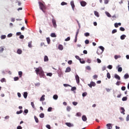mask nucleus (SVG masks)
Segmentation results:
<instances>
[{
    "label": "nucleus",
    "mask_w": 129,
    "mask_h": 129,
    "mask_svg": "<svg viewBox=\"0 0 129 129\" xmlns=\"http://www.w3.org/2000/svg\"><path fill=\"white\" fill-rule=\"evenodd\" d=\"M8 37L9 38H11V37H13V34H12V33L9 34L8 35Z\"/></svg>",
    "instance_id": "obj_59"
},
{
    "label": "nucleus",
    "mask_w": 129,
    "mask_h": 129,
    "mask_svg": "<svg viewBox=\"0 0 129 129\" xmlns=\"http://www.w3.org/2000/svg\"><path fill=\"white\" fill-rule=\"evenodd\" d=\"M32 41L28 42V47L29 48H32Z\"/></svg>",
    "instance_id": "obj_29"
},
{
    "label": "nucleus",
    "mask_w": 129,
    "mask_h": 129,
    "mask_svg": "<svg viewBox=\"0 0 129 129\" xmlns=\"http://www.w3.org/2000/svg\"><path fill=\"white\" fill-rule=\"evenodd\" d=\"M1 82L3 83L4 82H7V81L6 80V79L5 78H2L1 80Z\"/></svg>",
    "instance_id": "obj_34"
},
{
    "label": "nucleus",
    "mask_w": 129,
    "mask_h": 129,
    "mask_svg": "<svg viewBox=\"0 0 129 129\" xmlns=\"http://www.w3.org/2000/svg\"><path fill=\"white\" fill-rule=\"evenodd\" d=\"M77 116H81V113L80 112L77 113Z\"/></svg>",
    "instance_id": "obj_61"
},
{
    "label": "nucleus",
    "mask_w": 129,
    "mask_h": 129,
    "mask_svg": "<svg viewBox=\"0 0 129 129\" xmlns=\"http://www.w3.org/2000/svg\"><path fill=\"white\" fill-rule=\"evenodd\" d=\"M107 128V129H112V125L111 123H108L106 124Z\"/></svg>",
    "instance_id": "obj_6"
},
{
    "label": "nucleus",
    "mask_w": 129,
    "mask_h": 129,
    "mask_svg": "<svg viewBox=\"0 0 129 129\" xmlns=\"http://www.w3.org/2000/svg\"><path fill=\"white\" fill-rule=\"evenodd\" d=\"M117 32V30H116V29H113L112 31V34H115V33H116Z\"/></svg>",
    "instance_id": "obj_41"
},
{
    "label": "nucleus",
    "mask_w": 129,
    "mask_h": 129,
    "mask_svg": "<svg viewBox=\"0 0 129 129\" xmlns=\"http://www.w3.org/2000/svg\"><path fill=\"white\" fill-rule=\"evenodd\" d=\"M70 71H71V68H70V67H68L66 68L65 72L66 73H67L68 72H70Z\"/></svg>",
    "instance_id": "obj_12"
},
{
    "label": "nucleus",
    "mask_w": 129,
    "mask_h": 129,
    "mask_svg": "<svg viewBox=\"0 0 129 129\" xmlns=\"http://www.w3.org/2000/svg\"><path fill=\"white\" fill-rule=\"evenodd\" d=\"M124 79H128L129 78V75L128 74L126 73L124 75Z\"/></svg>",
    "instance_id": "obj_18"
},
{
    "label": "nucleus",
    "mask_w": 129,
    "mask_h": 129,
    "mask_svg": "<svg viewBox=\"0 0 129 129\" xmlns=\"http://www.w3.org/2000/svg\"><path fill=\"white\" fill-rule=\"evenodd\" d=\"M46 75H47V76H50V77H51V76H52V75H53V74H52L51 73H47V74H46Z\"/></svg>",
    "instance_id": "obj_51"
},
{
    "label": "nucleus",
    "mask_w": 129,
    "mask_h": 129,
    "mask_svg": "<svg viewBox=\"0 0 129 129\" xmlns=\"http://www.w3.org/2000/svg\"><path fill=\"white\" fill-rule=\"evenodd\" d=\"M23 112V110H21L20 111H18L16 112L17 114H21Z\"/></svg>",
    "instance_id": "obj_30"
},
{
    "label": "nucleus",
    "mask_w": 129,
    "mask_h": 129,
    "mask_svg": "<svg viewBox=\"0 0 129 129\" xmlns=\"http://www.w3.org/2000/svg\"><path fill=\"white\" fill-rule=\"evenodd\" d=\"M94 15L97 18H99V13L97 11H94Z\"/></svg>",
    "instance_id": "obj_16"
},
{
    "label": "nucleus",
    "mask_w": 129,
    "mask_h": 129,
    "mask_svg": "<svg viewBox=\"0 0 129 129\" xmlns=\"http://www.w3.org/2000/svg\"><path fill=\"white\" fill-rule=\"evenodd\" d=\"M93 79H97L98 77V76H97V75H95L93 76Z\"/></svg>",
    "instance_id": "obj_47"
},
{
    "label": "nucleus",
    "mask_w": 129,
    "mask_h": 129,
    "mask_svg": "<svg viewBox=\"0 0 129 129\" xmlns=\"http://www.w3.org/2000/svg\"><path fill=\"white\" fill-rule=\"evenodd\" d=\"M74 90H76V87H73L71 88V91H74Z\"/></svg>",
    "instance_id": "obj_48"
},
{
    "label": "nucleus",
    "mask_w": 129,
    "mask_h": 129,
    "mask_svg": "<svg viewBox=\"0 0 129 129\" xmlns=\"http://www.w3.org/2000/svg\"><path fill=\"white\" fill-rule=\"evenodd\" d=\"M108 0H104V4L105 5H107V4H108Z\"/></svg>",
    "instance_id": "obj_62"
},
{
    "label": "nucleus",
    "mask_w": 129,
    "mask_h": 129,
    "mask_svg": "<svg viewBox=\"0 0 129 129\" xmlns=\"http://www.w3.org/2000/svg\"><path fill=\"white\" fill-rule=\"evenodd\" d=\"M66 125H67V126H69V127H71L72 126H73V124H71V123L70 122H67L66 123Z\"/></svg>",
    "instance_id": "obj_10"
},
{
    "label": "nucleus",
    "mask_w": 129,
    "mask_h": 129,
    "mask_svg": "<svg viewBox=\"0 0 129 129\" xmlns=\"http://www.w3.org/2000/svg\"><path fill=\"white\" fill-rule=\"evenodd\" d=\"M4 50H5V49L3 47H0V53H3Z\"/></svg>",
    "instance_id": "obj_42"
},
{
    "label": "nucleus",
    "mask_w": 129,
    "mask_h": 129,
    "mask_svg": "<svg viewBox=\"0 0 129 129\" xmlns=\"http://www.w3.org/2000/svg\"><path fill=\"white\" fill-rule=\"evenodd\" d=\"M14 81H18V80H19V77H16L14 78Z\"/></svg>",
    "instance_id": "obj_49"
},
{
    "label": "nucleus",
    "mask_w": 129,
    "mask_h": 129,
    "mask_svg": "<svg viewBox=\"0 0 129 129\" xmlns=\"http://www.w3.org/2000/svg\"><path fill=\"white\" fill-rule=\"evenodd\" d=\"M118 58H120V55H115L114 56V58L115 59V60H117V59H118Z\"/></svg>",
    "instance_id": "obj_32"
},
{
    "label": "nucleus",
    "mask_w": 129,
    "mask_h": 129,
    "mask_svg": "<svg viewBox=\"0 0 129 129\" xmlns=\"http://www.w3.org/2000/svg\"><path fill=\"white\" fill-rule=\"evenodd\" d=\"M18 74L19 75L20 78H21V77H22V76H23V72L22 71L19 72Z\"/></svg>",
    "instance_id": "obj_25"
},
{
    "label": "nucleus",
    "mask_w": 129,
    "mask_h": 129,
    "mask_svg": "<svg viewBox=\"0 0 129 129\" xmlns=\"http://www.w3.org/2000/svg\"><path fill=\"white\" fill-rule=\"evenodd\" d=\"M71 5L73 11H74V8H75V5H74V1H72L71 2Z\"/></svg>",
    "instance_id": "obj_9"
},
{
    "label": "nucleus",
    "mask_w": 129,
    "mask_h": 129,
    "mask_svg": "<svg viewBox=\"0 0 129 129\" xmlns=\"http://www.w3.org/2000/svg\"><path fill=\"white\" fill-rule=\"evenodd\" d=\"M53 99L57 100V99H58V95H53Z\"/></svg>",
    "instance_id": "obj_26"
},
{
    "label": "nucleus",
    "mask_w": 129,
    "mask_h": 129,
    "mask_svg": "<svg viewBox=\"0 0 129 129\" xmlns=\"http://www.w3.org/2000/svg\"><path fill=\"white\" fill-rule=\"evenodd\" d=\"M50 36L51 37H52V38H56L57 37V35H56V34L54 33H51Z\"/></svg>",
    "instance_id": "obj_24"
},
{
    "label": "nucleus",
    "mask_w": 129,
    "mask_h": 129,
    "mask_svg": "<svg viewBox=\"0 0 129 129\" xmlns=\"http://www.w3.org/2000/svg\"><path fill=\"white\" fill-rule=\"evenodd\" d=\"M86 95H87V93H86V92H84L82 94L83 97H85V96H86Z\"/></svg>",
    "instance_id": "obj_44"
},
{
    "label": "nucleus",
    "mask_w": 129,
    "mask_h": 129,
    "mask_svg": "<svg viewBox=\"0 0 129 129\" xmlns=\"http://www.w3.org/2000/svg\"><path fill=\"white\" fill-rule=\"evenodd\" d=\"M122 71V68L121 67H119L118 69V72H121Z\"/></svg>",
    "instance_id": "obj_43"
},
{
    "label": "nucleus",
    "mask_w": 129,
    "mask_h": 129,
    "mask_svg": "<svg viewBox=\"0 0 129 129\" xmlns=\"http://www.w3.org/2000/svg\"><path fill=\"white\" fill-rule=\"evenodd\" d=\"M119 30L122 32H124V31H125V29L123 27H120Z\"/></svg>",
    "instance_id": "obj_36"
},
{
    "label": "nucleus",
    "mask_w": 129,
    "mask_h": 129,
    "mask_svg": "<svg viewBox=\"0 0 129 129\" xmlns=\"http://www.w3.org/2000/svg\"><path fill=\"white\" fill-rule=\"evenodd\" d=\"M97 61L98 63H101V60H100L99 58H97Z\"/></svg>",
    "instance_id": "obj_63"
},
{
    "label": "nucleus",
    "mask_w": 129,
    "mask_h": 129,
    "mask_svg": "<svg viewBox=\"0 0 129 129\" xmlns=\"http://www.w3.org/2000/svg\"><path fill=\"white\" fill-rule=\"evenodd\" d=\"M73 105L76 106L77 104H78V103L77 102L74 101L73 102Z\"/></svg>",
    "instance_id": "obj_54"
},
{
    "label": "nucleus",
    "mask_w": 129,
    "mask_h": 129,
    "mask_svg": "<svg viewBox=\"0 0 129 129\" xmlns=\"http://www.w3.org/2000/svg\"><path fill=\"white\" fill-rule=\"evenodd\" d=\"M46 127H47V128H48V129H51V126H50V125L49 124H47L46 125Z\"/></svg>",
    "instance_id": "obj_55"
},
{
    "label": "nucleus",
    "mask_w": 129,
    "mask_h": 129,
    "mask_svg": "<svg viewBox=\"0 0 129 129\" xmlns=\"http://www.w3.org/2000/svg\"><path fill=\"white\" fill-rule=\"evenodd\" d=\"M118 26H121V23H115L114 24L115 28H118Z\"/></svg>",
    "instance_id": "obj_11"
},
{
    "label": "nucleus",
    "mask_w": 129,
    "mask_h": 129,
    "mask_svg": "<svg viewBox=\"0 0 129 129\" xmlns=\"http://www.w3.org/2000/svg\"><path fill=\"white\" fill-rule=\"evenodd\" d=\"M52 107H50L48 108L47 111L48 112L52 111Z\"/></svg>",
    "instance_id": "obj_53"
},
{
    "label": "nucleus",
    "mask_w": 129,
    "mask_h": 129,
    "mask_svg": "<svg viewBox=\"0 0 129 129\" xmlns=\"http://www.w3.org/2000/svg\"><path fill=\"white\" fill-rule=\"evenodd\" d=\"M82 120L83 121H86L87 120V117H86V116L83 115L82 116Z\"/></svg>",
    "instance_id": "obj_17"
},
{
    "label": "nucleus",
    "mask_w": 129,
    "mask_h": 129,
    "mask_svg": "<svg viewBox=\"0 0 129 129\" xmlns=\"http://www.w3.org/2000/svg\"><path fill=\"white\" fill-rule=\"evenodd\" d=\"M120 109L121 110V113H122V114H125L124 111H125V110H124V108L123 107H121Z\"/></svg>",
    "instance_id": "obj_19"
},
{
    "label": "nucleus",
    "mask_w": 129,
    "mask_h": 129,
    "mask_svg": "<svg viewBox=\"0 0 129 129\" xmlns=\"http://www.w3.org/2000/svg\"><path fill=\"white\" fill-rule=\"evenodd\" d=\"M23 96L24 98H27L28 97V93L27 92H25L23 94Z\"/></svg>",
    "instance_id": "obj_23"
},
{
    "label": "nucleus",
    "mask_w": 129,
    "mask_h": 129,
    "mask_svg": "<svg viewBox=\"0 0 129 129\" xmlns=\"http://www.w3.org/2000/svg\"><path fill=\"white\" fill-rule=\"evenodd\" d=\"M107 77L108 79H110L111 76L110 74L109 73H107Z\"/></svg>",
    "instance_id": "obj_33"
},
{
    "label": "nucleus",
    "mask_w": 129,
    "mask_h": 129,
    "mask_svg": "<svg viewBox=\"0 0 129 129\" xmlns=\"http://www.w3.org/2000/svg\"><path fill=\"white\" fill-rule=\"evenodd\" d=\"M107 68L108 69H112V66H111V65H109L108 67H107Z\"/></svg>",
    "instance_id": "obj_58"
},
{
    "label": "nucleus",
    "mask_w": 129,
    "mask_h": 129,
    "mask_svg": "<svg viewBox=\"0 0 129 129\" xmlns=\"http://www.w3.org/2000/svg\"><path fill=\"white\" fill-rule=\"evenodd\" d=\"M106 16H107L109 18H111V15L110 14H109V13H108V12H106Z\"/></svg>",
    "instance_id": "obj_39"
},
{
    "label": "nucleus",
    "mask_w": 129,
    "mask_h": 129,
    "mask_svg": "<svg viewBox=\"0 0 129 129\" xmlns=\"http://www.w3.org/2000/svg\"><path fill=\"white\" fill-rule=\"evenodd\" d=\"M45 100V95H43L40 99V101H44Z\"/></svg>",
    "instance_id": "obj_15"
},
{
    "label": "nucleus",
    "mask_w": 129,
    "mask_h": 129,
    "mask_svg": "<svg viewBox=\"0 0 129 129\" xmlns=\"http://www.w3.org/2000/svg\"><path fill=\"white\" fill-rule=\"evenodd\" d=\"M88 86H89V87H90V88H92V86L94 87L95 86V85H96V84H95V82L92 81L91 82L90 84H88Z\"/></svg>",
    "instance_id": "obj_4"
},
{
    "label": "nucleus",
    "mask_w": 129,
    "mask_h": 129,
    "mask_svg": "<svg viewBox=\"0 0 129 129\" xmlns=\"http://www.w3.org/2000/svg\"><path fill=\"white\" fill-rule=\"evenodd\" d=\"M67 111H70V110H71V107L69 106H68L67 107Z\"/></svg>",
    "instance_id": "obj_38"
},
{
    "label": "nucleus",
    "mask_w": 129,
    "mask_h": 129,
    "mask_svg": "<svg viewBox=\"0 0 129 129\" xmlns=\"http://www.w3.org/2000/svg\"><path fill=\"white\" fill-rule=\"evenodd\" d=\"M81 5L82 6V7H85V6H86V5H87V3L86 2H85V1H82L80 2Z\"/></svg>",
    "instance_id": "obj_7"
},
{
    "label": "nucleus",
    "mask_w": 129,
    "mask_h": 129,
    "mask_svg": "<svg viewBox=\"0 0 129 129\" xmlns=\"http://www.w3.org/2000/svg\"><path fill=\"white\" fill-rule=\"evenodd\" d=\"M34 119H35L36 122H37V123H38V122H39V119H38V117H37L36 116H34Z\"/></svg>",
    "instance_id": "obj_27"
},
{
    "label": "nucleus",
    "mask_w": 129,
    "mask_h": 129,
    "mask_svg": "<svg viewBox=\"0 0 129 129\" xmlns=\"http://www.w3.org/2000/svg\"><path fill=\"white\" fill-rule=\"evenodd\" d=\"M31 106H32L33 108L35 109V104H34V102H31Z\"/></svg>",
    "instance_id": "obj_46"
},
{
    "label": "nucleus",
    "mask_w": 129,
    "mask_h": 129,
    "mask_svg": "<svg viewBox=\"0 0 129 129\" xmlns=\"http://www.w3.org/2000/svg\"><path fill=\"white\" fill-rule=\"evenodd\" d=\"M46 40H47V43L50 44V42L51 41V40L50 39V38L47 37L46 38Z\"/></svg>",
    "instance_id": "obj_31"
},
{
    "label": "nucleus",
    "mask_w": 129,
    "mask_h": 129,
    "mask_svg": "<svg viewBox=\"0 0 129 129\" xmlns=\"http://www.w3.org/2000/svg\"><path fill=\"white\" fill-rule=\"evenodd\" d=\"M122 101H126V100H127V97H123L122 98Z\"/></svg>",
    "instance_id": "obj_28"
},
{
    "label": "nucleus",
    "mask_w": 129,
    "mask_h": 129,
    "mask_svg": "<svg viewBox=\"0 0 129 129\" xmlns=\"http://www.w3.org/2000/svg\"><path fill=\"white\" fill-rule=\"evenodd\" d=\"M58 49L59 50H63V46L62 45H59L58 46Z\"/></svg>",
    "instance_id": "obj_37"
},
{
    "label": "nucleus",
    "mask_w": 129,
    "mask_h": 129,
    "mask_svg": "<svg viewBox=\"0 0 129 129\" xmlns=\"http://www.w3.org/2000/svg\"><path fill=\"white\" fill-rule=\"evenodd\" d=\"M114 78H115L116 79H117L118 80H120V77H119V76H118L117 74H115L114 75Z\"/></svg>",
    "instance_id": "obj_14"
},
{
    "label": "nucleus",
    "mask_w": 129,
    "mask_h": 129,
    "mask_svg": "<svg viewBox=\"0 0 129 129\" xmlns=\"http://www.w3.org/2000/svg\"><path fill=\"white\" fill-rule=\"evenodd\" d=\"M85 44H89V40H86L85 41Z\"/></svg>",
    "instance_id": "obj_57"
},
{
    "label": "nucleus",
    "mask_w": 129,
    "mask_h": 129,
    "mask_svg": "<svg viewBox=\"0 0 129 129\" xmlns=\"http://www.w3.org/2000/svg\"><path fill=\"white\" fill-rule=\"evenodd\" d=\"M17 54H22V53H23V51L21 50V49H18L17 50Z\"/></svg>",
    "instance_id": "obj_21"
},
{
    "label": "nucleus",
    "mask_w": 129,
    "mask_h": 129,
    "mask_svg": "<svg viewBox=\"0 0 129 129\" xmlns=\"http://www.w3.org/2000/svg\"><path fill=\"white\" fill-rule=\"evenodd\" d=\"M86 69H87V70L90 71L91 70V68H90V66H88L86 67Z\"/></svg>",
    "instance_id": "obj_40"
},
{
    "label": "nucleus",
    "mask_w": 129,
    "mask_h": 129,
    "mask_svg": "<svg viewBox=\"0 0 129 129\" xmlns=\"http://www.w3.org/2000/svg\"><path fill=\"white\" fill-rule=\"evenodd\" d=\"M121 90H122V91H124V90H125V87L124 86H122L121 88Z\"/></svg>",
    "instance_id": "obj_60"
},
{
    "label": "nucleus",
    "mask_w": 129,
    "mask_h": 129,
    "mask_svg": "<svg viewBox=\"0 0 129 129\" xmlns=\"http://www.w3.org/2000/svg\"><path fill=\"white\" fill-rule=\"evenodd\" d=\"M84 35L85 36V37H88L90 36V34H89V33L88 32H86L84 34Z\"/></svg>",
    "instance_id": "obj_35"
},
{
    "label": "nucleus",
    "mask_w": 129,
    "mask_h": 129,
    "mask_svg": "<svg viewBox=\"0 0 129 129\" xmlns=\"http://www.w3.org/2000/svg\"><path fill=\"white\" fill-rule=\"evenodd\" d=\"M44 62H48V61H49V58L47 55H45L44 57Z\"/></svg>",
    "instance_id": "obj_13"
},
{
    "label": "nucleus",
    "mask_w": 129,
    "mask_h": 129,
    "mask_svg": "<svg viewBox=\"0 0 129 129\" xmlns=\"http://www.w3.org/2000/svg\"><path fill=\"white\" fill-rule=\"evenodd\" d=\"M52 23L54 28H57V24H56V20H55L54 19H52Z\"/></svg>",
    "instance_id": "obj_5"
},
{
    "label": "nucleus",
    "mask_w": 129,
    "mask_h": 129,
    "mask_svg": "<svg viewBox=\"0 0 129 129\" xmlns=\"http://www.w3.org/2000/svg\"><path fill=\"white\" fill-rule=\"evenodd\" d=\"M75 57L76 58V59H77L78 60H79V61H80L81 60V58H80V57H79V56L78 55H76Z\"/></svg>",
    "instance_id": "obj_45"
},
{
    "label": "nucleus",
    "mask_w": 129,
    "mask_h": 129,
    "mask_svg": "<svg viewBox=\"0 0 129 129\" xmlns=\"http://www.w3.org/2000/svg\"><path fill=\"white\" fill-rule=\"evenodd\" d=\"M6 35H2L1 36V39H2V40H3L4 39H6Z\"/></svg>",
    "instance_id": "obj_50"
},
{
    "label": "nucleus",
    "mask_w": 129,
    "mask_h": 129,
    "mask_svg": "<svg viewBox=\"0 0 129 129\" xmlns=\"http://www.w3.org/2000/svg\"><path fill=\"white\" fill-rule=\"evenodd\" d=\"M76 80L77 83H78V84L79 83V82H80V80L79 79V76L78 75H77L76 76Z\"/></svg>",
    "instance_id": "obj_8"
},
{
    "label": "nucleus",
    "mask_w": 129,
    "mask_h": 129,
    "mask_svg": "<svg viewBox=\"0 0 129 129\" xmlns=\"http://www.w3.org/2000/svg\"><path fill=\"white\" fill-rule=\"evenodd\" d=\"M17 129H23V127H21V126H18L17 127Z\"/></svg>",
    "instance_id": "obj_64"
},
{
    "label": "nucleus",
    "mask_w": 129,
    "mask_h": 129,
    "mask_svg": "<svg viewBox=\"0 0 129 129\" xmlns=\"http://www.w3.org/2000/svg\"><path fill=\"white\" fill-rule=\"evenodd\" d=\"M126 37V35L123 34L120 36V39L121 40H124Z\"/></svg>",
    "instance_id": "obj_20"
},
{
    "label": "nucleus",
    "mask_w": 129,
    "mask_h": 129,
    "mask_svg": "<svg viewBox=\"0 0 129 129\" xmlns=\"http://www.w3.org/2000/svg\"><path fill=\"white\" fill-rule=\"evenodd\" d=\"M38 4L39 5V8L40 9V10H41V11H42V12H44V10H46V6H45V5H44V4H43L42 3L39 2Z\"/></svg>",
    "instance_id": "obj_3"
},
{
    "label": "nucleus",
    "mask_w": 129,
    "mask_h": 129,
    "mask_svg": "<svg viewBox=\"0 0 129 129\" xmlns=\"http://www.w3.org/2000/svg\"><path fill=\"white\" fill-rule=\"evenodd\" d=\"M67 5V3H66L64 2H62V3H61V6H65V5Z\"/></svg>",
    "instance_id": "obj_56"
},
{
    "label": "nucleus",
    "mask_w": 129,
    "mask_h": 129,
    "mask_svg": "<svg viewBox=\"0 0 129 129\" xmlns=\"http://www.w3.org/2000/svg\"><path fill=\"white\" fill-rule=\"evenodd\" d=\"M99 48H98L97 50V54H98V55H101V54H102L104 51V47H103V46H100L99 47Z\"/></svg>",
    "instance_id": "obj_2"
},
{
    "label": "nucleus",
    "mask_w": 129,
    "mask_h": 129,
    "mask_svg": "<svg viewBox=\"0 0 129 129\" xmlns=\"http://www.w3.org/2000/svg\"><path fill=\"white\" fill-rule=\"evenodd\" d=\"M35 72L36 74L39 75L40 78H44V77L45 76V74H44V71H43V69H42V68H36L35 70Z\"/></svg>",
    "instance_id": "obj_1"
},
{
    "label": "nucleus",
    "mask_w": 129,
    "mask_h": 129,
    "mask_svg": "<svg viewBox=\"0 0 129 129\" xmlns=\"http://www.w3.org/2000/svg\"><path fill=\"white\" fill-rule=\"evenodd\" d=\"M45 116V114L44 113H41L39 115V117L41 118H44V117Z\"/></svg>",
    "instance_id": "obj_22"
},
{
    "label": "nucleus",
    "mask_w": 129,
    "mask_h": 129,
    "mask_svg": "<svg viewBox=\"0 0 129 129\" xmlns=\"http://www.w3.org/2000/svg\"><path fill=\"white\" fill-rule=\"evenodd\" d=\"M65 41L66 42L68 41H70V37H68L66 39Z\"/></svg>",
    "instance_id": "obj_52"
}]
</instances>
